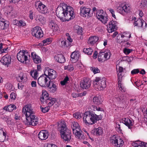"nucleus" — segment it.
Instances as JSON below:
<instances>
[{
    "label": "nucleus",
    "instance_id": "nucleus-1",
    "mask_svg": "<svg viewBox=\"0 0 147 147\" xmlns=\"http://www.w3.org/2000/svg\"><path fill=\"white\" fill-rule=\"evenodd\" d=\"M56 14L63 21H68L75 17L73 8L64 3H61L57 8Z\"/></svg>",
    "mask_w": 147,
    "mask_h": 147
},
{
    "label": "nucleus",
    "instance_id": "nucleus-2",
    "mask_svg": "<svg viewBox=\"0 0 147 147\" xmlns=\"http://www.w3.org/2000/svg\"><path fill=\"white\" fill-rule=\"evenodd\" d=\"M101 118L100 116L97 115L92 112H85L83 117L84 122L88 125L93 124Z\"/></svg>",
    "mask_w": 147,
    "mask_h": 147
},
{
    "label": "nucleus",
    "instance_id": "nucleus-3",
    "mask_svg": "<svg viewBox=\"0 0 147 147\" xmlns=\"http://www.w3.org/2000/svg\"><path fill=\"white\" fill-rule=\"evenodd\" d=\"M71 127L76 138L80 140L85 139V136L80 128L79 125L77 122L75 121L72 122L71 124Z\"/></svg>",
    "mask_w": 147,
    "mask_h": 147
},
{
    "label": "nucleus",
    "instance_id": "nucleus-4",
    "mask_svg": "<svg viewBox=\"0 0 147 147\" xmlns=\"http://www.w3.org/2000/svg\"><path fill=\"white\" fill-rule=\"evenodd\" d=\"M93 82L94 87L97 91L103 90L106 87V80L104 77H96Z\"/></svg>",
    "mask_w": 147,
    "mask_h": 147
},
{
    "label": "nucleus",
    "instance_id": "nucleus-5",
    "mask_svg": "<svg viewBox=\"0 0 147 147\" xmlns=\"http://www.w3.org/2000/svg\"><path fill=\"white\" fill-rule=\"evenodd\" d=\"M51 80H48L47 76L44 74L40 76L38 79V83L43 87H49L51 85Z\"/></svg>",
    "mask_w": 147,
    "mask_h": 147
},
{
    "label": "nucleus",
    "instance_id": "nucleus-6",
    "mask_svg": "<svg viewBox=\"0 0 147 147\" xmlns=\"http://www.w3.org/2000/svg\"><path fill=\"white\" fill-rule=\"evenodd\" d=\"M28 55L27 51L23 50L22 51H20L17 54V58L19 61L21 62L26 63L28 60Z\"/></svg>",
    "mask_w": 147,
    "mask_h": 147
},
{
    "label": "nucleus",
    "instance_id": "nucleus-7",
    "mask_svg": "<svg viewBox=\"0 0 147 147\" xmlns=\"http://www.w3.org/2000/svg\"><path fill=\"white\" fill-rule=\"evenodd\" d=\"M26 124L27 125L35 126L38 123V119L35 114L26 118Z\"/></svg>",
    "mask_w": 147,
    "mask_h": 147
},
{
    "label": "nucleus",
    "instance_id": "nucleus-8",
    "mask_svg": "<svg viewBox=\"0 0 147 147\" xmlns=\"http://www.w3.org/2000/svg\"><path fill=\"white\" fill-rule=\"evenodd\" d=\"M44 74L50 80L55 79L57 76V74L55 70L49 68L46 69Z\"/></svg>",
    "mask_w": 147,
    "mask_h": 147
},
{
    "label": "nucleus",
    "instance_id": "nucleus-9",
    "mask_svg": "<svg viewBox=\"0 0 147 147\" xmlns=\"http://www.w3.org/2000/svg\"><path fill=\"white\" fill-rule=\"evenodd\" d=\"M32 34L33 36L38 39L40 38L43 36V33L41 28L38 26L33 28Z\"/></svg>",
    "mask_w": 147,
    "mask_h": 147
},
{
    "label": "nucleus",
    "instance_id": "nucleus-10",
    "mask_svg": "<svg viewBox=\"0 0 147 147\" xmlns=\"http://www.w3.org/2000/svg\"><path fill=\"white\" fill-rule=\"evenodd\" d=\"M22 111L26 118L35 114L33 108L30 104L26 105L23 108Z\"/></svg>",
    "mask_w": 147,
    "mask_h": 147
},
{
    "label": "nucleus",
    "instance_id": "nucleus-11",
    "mask_svg": "<svg viewBox=\"0 0 147 147\" xmlns=\"http://www.w3.org/2000/svg\"><path fill=\"white\" fill-rule=\"evenodd\" d=\"M35 5L36 9L40 13L45 14L47 12V7L40 1L36 2Z\"/></svg>",
    "mask_w": 147,
    "mask_h": 147
},
{
    "label": "nucleus",
    "instance_id": "nucleus-12",
    "mask_svg": "<svg viewBox=\"0 0 147 147\" xmlns=\"http://www.w3.org/2000/svg\"><path fill=\"white\" fill-rule=\"evenodd\" d=\"M90 8L82 6L80 8V15L86 18L91 17L92 15L90 13Z\"/></svg>",
    "mask_w": 147,
    "mask_h": 147
},
{
    "label": "nucleus",
    "instance_id": "nucleus-13",
    "mask_svg": "<svg viewBox=\"0 0 147 147\" xmlns=\"http://www.w3.org/2000/svg\"><path fill=\"white\" fill-rule=\"evenodd\" d=\"M110 142L112 144L118 147L122 146L124 142L123 140L120 138L119 140H118L115 136L111 138Z\"/></svg>",
    "mask_w": 147,
    "mask_h": 147
},
{
    "label": "nucleus",
    "instance_id": "nucleus-14",
    "mask_svg": "<svg viewBox=\"0 0 147 147\" xmlns=\"http://www.w3.org/2000/svg\"><path fill=\"white\" fill-rule=\"evenodd\" d=\"M80 85L82 89H88L91 86V81L88 78L84 79L81 81Z\"/></svg>",
    "mask_w": 147,
    "mask_h": 147
},
{
    "label": "nucleus",
    "instance_id": "nucleus-15",
    "mask_svg": "<svg viewBox=\"0 0 147 147\" xmlns=\"http://www.w3.org/2000/svg\"><path fill=\"white\" fill-rule=\"evenodd\" d=\"M61 138L64 140L69 141L71 138V131L69 129H67L63 133H61Z\"/></svg>",
    "mask_w": 147,
    "mask_h": 147
},
{
    "label": "nucleus",
    "instance_id": "nucleus-16",
    "mask_svg": "<svg viewBox=\"0 0 147 147\" xmlns=\"http://www.w3.org/2000/svg\"><path fill=\"white\" fill-rule=\"evenodd\" d=\"M58 129L60 131V133L69 129L67 127L65 122L63 120H61L58 122Z\"/></svg>",
    "mask_w": 147,
    "mask_h": 147
},
{
    "label": "nucleus",
    "instance_id": "nucleus-17",
    "mask_svg": "<svg viewBox=\"0 0 147 147\" xmlns=\"http://www.w3.org/2000/svg\"><path fill=\"white\" fill-rule=\"evenodd\" d=\"M117 22L113 20L109 22L107 25V30L109 33L114 32L116 27Z\"/></svg>",
    "mask_w": 147,
    "mask_h": 147
},
{
    "label": "nucleus",
    "instance_id": "nucleus-18",
    "mask_svg": "<svg viewBox=\"0 0 147 147\" xmlns=\"http://www.w3.org/2000/svg\"><path fill=\"white\" fill-rule=\"evenodd\" d=\"M122 122L129 128L131 129L134 124V121L132 119L130 120L128 118H123L122 119Z\"/></svg>",
    "mask_w": 147,
    "mask_h": 147
},
{
    "label": "nucleus",
    "instance_id": "nucleus-19",
    "mask_svg": "<svg viewBox=\"0 0 147 147\" xmlns=\"http://www.w3.org/2000/svg\"><path fill=\"white\" fill-rule=\"evenodd\" d=\"M49 136L48 131H41L38 135V138L41 140H46Z\"/></svg>",
    "mask_w": 147,
    "mask_h": 147
},
{
    "label": "nucleus",
    "instance_id": "nucleus-20",
    "mask_svg": "<svg viewBox=\"0 0 147 147\" xmlns=\"http://www.w3.org/2000/svg\"><path fill=\"white\" fill-rule=\"evenodd\" d=\"M1 62L5 65H8L11 62V58L8 55L4 56L1 60Z\"/></svg>",
    "mask_w": 147,
    "mask_h": 147
},
{
    "label": "nucleus",
    "instance_id": "nucleus-21",
    "mask_svg": "<svg viewBox=\"0 0 147 147\" xmlns=\"http://www.w3.org/2000/svg\"><path fill=\"white\" fill-rule=\"evenodd\" d=\"M32 59L36 63H39L41 61V59L37 55L35 52H32L31 53Z\"/></svg>",
    "mask_w": 147,
    "mask_h": 147
},
{
    "label": "nucleus",
    "instance_id": "nucleus-22",
    "mask_svg": "<svg viewBox=\"0 0 147 147\" xmlns=\"http://www.w3.org/2000/svg\"><path fill=\"white\" fill-rule=\"evenodd\" d=\"M55 59L60 63H64L65 61L64 56L62 54H58L54 57Z\"/></svg>",
    "mask_w": 147,
    "mask_h": 147
},
{
    "label": "nucleus",
    "instance_id": "nucleus-23",
    "mask_svg": "<svg viewBox=\"0 0 147 147\" xmlns=\"http://www.w3.org/2000/svg\"><path fill=\"white\" fill-rule=\"evenodd\" d=\"M102 101V98L100 96H95L93 99V102L96 105H98L101 104Z\"/></svg>",
    "mask_w": 147,
    "mask_h": 147
},
{
    "label": "nucleus",
    "instance_id": "nucleus-24",
    "mask_svg": "<svg viewBox=\"0 0 147 147\" xmlns=\"http://www.w3.org/2000/svg\"><path fill=\"white\" fill-rule=\"evenodd\" d=\"M122 80V78L118 79V87L119 89L122 92H125L126 88Z\"/></svg>",
    "mask_w": 147,
    "mask_h": 147
},
{
    "label": "nucleus",
    "instance_id": "nucleus-25",
    "mask_svg": "<svg viewBox=\"0 0 147 147\" xmlns=\"http://www.w3.org/2000/svg\"><path fill=\"white\" fill-rule=\"evenodd\" d=\"M48 25L53 30H58V27L56 24L55 20H51L49 22Z\"/></svg>",
    "mask_w": 147,
    "mask_h": 147
},
{
    "label": "nucleus",
    "instance_id": "nucleus-26",
    "mask_svg": "<svg viewBox=\"0 0 147 147\" xmlns=\"http://www.w3.org/2000/svg\"><path fill=\"white\" fill-rule=\"evenodd\" d=\"M8 27V24L6 23L5 19H0V29L5 30Z\"/></svg>",
    "mask_w": 147,
    "mask_h": 147
},
{
    "label": "nucleus",
    "instance_id": "nucleus-27",
    "mask_svg": "<svg viewBox=\"0 0 147 147\" xmlns=\"http://www.w3.org/2000/svg\"><path fill=\"white\" fill-rule=\"evenodd\" d=\"M106 12H104L102 10H97L96 12V16L98 19L99 20L101 18L104 16V15H106Z\"/></svg>",
    "mask_w": 147,
    "mask_h": 147
},
{
    "label": "nucleus",
    "instance_id": "nucleus-28",
    "mask_svg": "<svg viewBox=\"0 0 147 147\" xmlns=\"http://www.w3.org/2000/svg\"><path fill=\"white\" fill-rule=\"evenodd\" d=\"M80 55L79 52L78 51H75L73 52L71 55V58L76 61L78 60Z\"/></svg>",
    "mask_w": 147,
    "mask_h": 147
},
{
    "label": "nucleus",
    "instance_id": "nucleus-29",
    "mask_svg": "<svg viewBox=\"0 0 147 147\" xmlns=\"http://www.w3.org/2000/svg\"><path fill=\"white\" fill-rule=\"evenodd\" d=\"M99 38L97 37L93 36L90 37L88 40V42L90 44H94L98 40Z\"/></svg>",
    "mask_w": 147,
    "mask_h": 147
},
{
    "label": "nucleus",
    "instance_id": "nucleus-30",
    "mask_svg": "<svg viewBox=\"0 0 147 147\" xmlns=\"http://www.w3.org/2000/svg\"><path fill=\"white\" fill-rule=\"evenodd\" d=\"M13 22L15 24H16L17 26H19L23 27L26 25L25 22L22 20L19 21L17 20H15L13 21Z\"/></svg>",
    "mask_w": 147,
    "mask_h": 147
},
{
    "label": "nucleus",
    "instance_id": "nucleus-31",
    "mask_svg": "<svg viewBox=\"0 0 147 147\" xmlns=\"http://www.w3.org/2000/svg\"><path fill=\"white\" fill-rule=\"evenodd\" d=\"M114 97L118 101H122L124 100L125 97L123 94H117L115 95Z\"/></svg>",
    "mask_w": 147,
    "mask_h": 147
},
{
    "label": "nucleus",
    "instance_id": "nucleus-32",
    "mask_svg": "<svg viewBox=\"0 0 147 147\" xmlns=\"http://www.w3.org/2000/svg\"><path fill=\"white\" fill-rule=\"evenodd\" d=\"M144 22V21L143 20L140 19L138 20L137 21L135 22L134 24V26H137L138 27L142 28L143 23Z\"/></svg>",
    "mask_w": 147,
    "mask_h": 147
},
{
    "label": "nucleus",
    "instance_id": "nucleus-33",
    "mask_svg": "<svg viewBox=\"0 0 147 147\" xmlns=\"http://www.w3.org/2000/svg\"><path fill=\"white\" fill-rule=\"evenodd\" d=\"M123 68L121 67H119L118 70H117L118 79L122 78L123 76Z\"/></svg>",
    "mask_w": 147,
    "mask_h": 147
},
{
    "label": "nucleus",
    "instance_id": "nucleus-34",
    "mask_svg": "<svg viewBox=\"0 0 147 147\" xmlns=\"http://www.w3.org/2000/svg\"><path fill=\"white\" fill-rule=\"evenodd\" d=\"M6 134L2 129H0V142H3L6 137Z\"/></svg>",
    "mask_w": 147,
    "mask_h": 147
},
{
    "label": "nucleus",
    "instance_id": "nucleus-35",
    "mask_svg": "<svg viewBox=\"0 0 147 147\" xmlns=\"http://www.w3.org/2000/svg\"><path fill=\"white\" fill-rule=\"evenodd\" d=\"M102 128L99 127L94 129V134L96 135L99 136L102 134Z\"/></svg>",
    "mask_w": 147,
    "mask_h": 147
},
{
    "label": "nucleus",
    "instance_id": "nucleus-36",
    "mask_svg": "<svg viewBox=\"0 0 147 147\" xmlns=\"http://www.w3.org/2000/svg\"><path fill=\"white\" fill-rule=\"evenodd\" d=\"M98 59L99 61L101 62L106 61L103 52H100L99 53Z\"/></svg>",
    "mask_w": 147,
    "mask_h": 147
},
{
    "label": "nucleus",
    "instance_id": "nucleus-37",
    "mask_svg": "<svg viewBox=\"0 0 147 147\" xmlns=\"http://www.w3.org/2000/svg\"><path fill=\"white\" fill-rule=\"evenodd\" d=\"M74 30L79 34H82L83 32L82 28L78 25L75 26L74 27Z\"/></svg>",
    "mask_w": 147,
    "mask_h": 147
},
{
    "label": "nucleus",
    "instance_id": "nucleus-38",
    "mask_svg": "<svg viewBox=\"0 0 147 147\" xmlns=\"http://www.w3.org/2000/svg\"><path fill=\"white\" fill-rule=\"evenodd\" d=\"M30 74L34 80H36L38 76V73L36 70H34L30 72Z\"/></svg>",
    "mask_w": 147,
    "mask_h": 147
},
{
    "label": "nucleus",
    "instance_id": "nucleus-39",
    "mask_svg": "<svg viewBox=\"0 0 147 147\" xmlns=\"http://www.w3.org/2000/svg\"><path fill=\"white\" fill-rule=\"evenodd\" d=\"M123 8L124 10L123 12L124 14L125 13H129L130 11L131 7L127 4H125L123 6Z\"/></svg>",
    "mask_w": 147,
    "mask_h": 147
},
{
    "label": "nucleus",
    "instance_id": "nucleus-40",
    "mask_svg": "<svg viewBox=\"0 0 147 147\" xmlns=\"http://www.w3.org/2000/svg\"><path fill=\"white\" fill-rule=\"evenodd\" d=\"M83 51L85 54L88 55H90L92 54L93 50L90 48H84L83 50Z\"/></svg>",
    "mask_w": 147,
    "mask_h": 147
},
{
    "label": "nucleus",
    "instance_id": "nucleus-41",
    "mask_svg": "<svg viewBox=\"0 0 147 147\" xmlns=\"http://www.w3.org/2000/svg\"><path fill=\"white\" fill-rule=\"evenodd\" d=\"M26 74L23 72H21L18 75L17 77V79L19 82H22L24 79V78H25Z\"/></svg>",
    "mask_w": 147,
    "mask_h": 147
},
{
    "label": "nucleus",
    "instance_id": "nucleus-42",
    "mask_svg": "<svg viewBox=\"0 0 147 147\" xmlns=\"http://www.w3.org/2000/svg\"><path fill=\"white\" fill-rule=\"evenodd\" d=\"M140 7L142 8L147 9V0H143L140 3Z\"/></svg>",
    "mask_w": 147,
    "mask_h": 147
},
{
    "label": "nucleus",
    "instance_id": "nucleus-43",
    "mask_svg": "<svg viewBox=\"0 0 147 147\" xmlns=\"http://www.w3.org/2000/svg\"><path fill=\"white\" fill-rule=\"evenodd\" d=\"M104 57L106 59V61L109 59L111 55V53L110 51H107L105 52H103Z\"/></svg>",
    "mask_w": 147,
    "mask_h": 147
},
{
    "label": "nucleus",
    "instance_id": "nucleus-44",
    "mask_svg": "<svg viewBox=\"0 0 147 147\" xmlns=\"http://www.w3.org/2000/svg\"><path fill=\"white\" fill-rule=\"evenodd\" d=\"M49 98L50 97H49V96L40 98V100L41 103L45 104L46 103H48V102L49 101Z\"/></svg>",
    "mask_w": 147,
    "mask_h": 147
},
{
    "label": "nucleus",
    "instance_id": "nucleus-45",
    "mask_svg": "<svg viewBox=\"0 0 147 147\" xmlns=\"http://www.w3.org/2000/svg\"><path fill=\"white\" fill-rule=\"evenodd\" d=\"M109 20V18L106 14L104 15L103 17L101 18L100 20L102 22L103 24H105L107 23Z\"/></svg>",
    "mask_w": 147,
    "mask_h": 147
},
{
    "label": "nucleus",
    "instance_id": "nucleus-46",
    "mask_svg": "<svg viewBox=\"0 0 147 147\" xmlns=\"http://www.w3.org/2000/svg\"><path fill=\"white\" fill-rule=\"evenodd\" d=\"M49 100V101L48 102V107H50L51 106L55 103L56 100L55 98H52L51 97H50Z\"/></svg>",
    "mask_w": 147,
    "mask_h": 147
},
{
    "label": "nucleus",
    "instance_id": "nucleus-47",
    "mask_svg": "<svg viewBox=\"0 0 147 147\" xmlns=\"http://www.w3.org/2000/svg\"><path fill=\"white\" fill-rule=\"evenodd\" d=\"M59 45L62 47H65L66 42L65 40H59L58 41Z\"/></svg>",
    "mask_w": 147,
    "mask_h": 147
},
{
    "label": "nucleus",
    "instance_id": "nucleus-48",
    "mask_svg": "<svg viewBox=\"0 0 147 147\" xmlns=\"http://www.w3.org/2000/svg\"><path fill=\"white\" fill-rule=\"evenodd\" d=\"M91 109L94 111H102L103 109L100 107H97L95 105H92L91 106Z\"/></svg>",
    "mask_w": 147,
    "mask_h": 147
},
{
    "label": "nucleus",
    "instance_id": "nucleus-49",
    "mask_svg": "<svg viewBox=\"0 0 147 147\" xmlns=\"http://www.w3.org/2000/svg\"><path fill=\"white\" fill-rule=\"evenodd\" d=\"M3 119L6 121L8 124H11V119L8 116H5Z\"/></svg>",
    "mask_w": 147,
    "mask_h": 147
},
{
    "label": "nucleus",
    "instance_id": "nucleus-50",
    "mask_svg": "<svg viewBox=\"0 0 147 147\" xmlns=\"http://www.w3.org/2000/svg\"><path fill=\"white\" fill-rule=\"evenodd\" d=\"M37 19L40 22L42 23L45 20V18L42 15H38L37 16Z\"/></svg>",
    "mask_w": 147,
    "mask_h": 147
},
{
    "label": "nucleus",
    "instance_id": "nucleus-51",
    "mask_svg": "<svg viewBox=\"0 0 147 147\" xmlns=\"http://www.w3.org/2000/svg\"><path fill=\"white\" fill-rule=\"evenodd\" d=\"M52 40V39L51 38H48L42 41L43 45H46L49 44Z\"/></svg>",
    "mask_w": 147,
    "mask_h": 147
},
{
    "label": "nucleus",
    "instance_id": "nucleus-52",
    "mask_svg": "<svg viewBox=\"0 0 147 147\" xmlns=\"http://www.w3.org/2000/svg\"><path fill=\"white\" fill-rule=\"evenodd\" d=\"M90 70L94 73V74L99 73L100 72V70L97 67H91Z\"/></svg>",
    "mask_w": 147,
    "mask_h": 147
},
{
    "label": "nucleus",
    "instance_id": "nucleus-53",
    "mask_svg": "<svg viewBox=\"0 0 147 147\" xmlns=\"http://www.w3.org/2000/svg\"><path fill=\"white\" fill-rule=\"evenodd\" d=\"M16 106L13 105H10L8 106V111L11 112L13 110L16 109Z\"/></svg>",
    "mask_w": 147,
    "mask_h": 147
},
{
    "label": "nucleus",
    "instance_id": "nucleus-54",
    "mask_svg": "<svg viewBox=\"0 0 147 147\" xmlns=\"http://www.w3.org/2000/svg\"><path fill=\"white\" fill-rule=\"evenodd\" d=\"M40 109L42 112L45 113L49 111V107L48 106L43 108L42 107H40Z\"/></svg>",
    "mask_w": 147,
    "mask_h": 147
},
{
    "label": "nucleus",
    "instance_id": "nucleus-55",
    "mask_svg": "<svg viewBox=\"0 0 147 147\" xmlns=\"http://www.w3.org/2000/svg\"><path fill=\"white\" fill-rule=\"evenodd\" d=\"M123 53L126 55H128L132 51L131 49H129L127 48H124L123 49Z\"/></svg>",
    "mask_w": 147,
    "mask_h": 147
},
{
    "label": "nucleus",
    "instance_id": "nucleus-56",
    "mask_svg": "<svg viewBox=\"0 0 147 147\" xmlns=\"http://www.w3.org/2000/svg\"><path fill=\"white\" fill-rule=\"evenodd\" d=\"M117 11L121 14L123 15H124V12H123L124 10L123 8V6L122 7L120 6L118 7L117 8Z\"/></svg>",
    "mask_w": 147,
    "mask_h": 147
},
{
    "label": "nucleus",
    "instance_id": "nucleus-57",
    "mask_svg": "<svg viewBox=\"0 0 147 147\" xmlns=\"http://www.w3.org/2000/svg\"><path fill=\"white\" fill-rule=\"evenodd\" d=\"M73 115L74 117L77 119H79L81 117V113H76Z\"/></svg>",
    "mask_w": 147,
    "mask_h": 147
},
{
    "label": "nucleus",
    "instance_id": "nucleus-58",
    "mask_svg": "<svg viewBox=\"0 0 147 147\" xmlns=\"http://www.w3.org/2000/svg\"><path fill=\"white\" fill-rule=\"evenodd\" d=\"M139 71V70L138 69H135L131 71V73L132 75H134L138 73Z\"/></svg>",
    "mask_w": 147,
    "mask_h": 147
},
{
    "label": "nucleus",
    "instance_id": "nucleus-59",
    "mask_svg": "<svg viewBox=\"0 0 147 147\" xmlns=\"http://www.w3.org/2000/svg\"><path fill=\"white\" fill-rule=\"evenodd\" d=\"M49 95L48 93L46 91L43 92L42 94V96L40 98H43L45 97L49 96Z\"/></svg>",
    "mask_w": 147,
    "mask_h": 147
},
{
    "label": "nucleus",
    "instance_id": "nucleus-60",
    "mask_svg": "<svg viewBox=\"0 0 147 147\" xmlns=\"http://www.w3.org/2000/svg\"><path fill=\"white\" fill-rule=\"evenodd\" d=\"M48 87L49 88L50 92L52 93L55 92L57 90V88L51 87H50V86Z\"/></svg>",
    "mask_w": 147,
    "mask_h": 147
},
{
    "label": "nucleus",
    "instance_id": "nucleus-61",
    "mask_svg": "<svg viewBox=\"0 0 147 147\" xmlns=\"http://www.w3.org/2000/svg\"><path fill=\"white\" fill-rule=\"evenodd\" d=\"M109 11L111 13V14H112V16L114 18H115L116 16L114 14V11L113 9L111 8H109Z\"/></svg>",
    "mask_w": 147,
    "mask_h": 147
},
{
    "label": "nucleus",
    "instance_id": "nucleus-62",
    "mask_svg": "<svg viewBox=\"0 0 147 147\" xmlns=\"http://www.w3.org/2000/svg\"><path fill=\"white\" fill-rule=\"evenodd\" d=\"M10 98L11 99L15 100L16 98L15 94L14 92L11 93L10 95Z\"/></svg>",
    "mask_w": 147,
    "mask_h": 147
},
{
    "label": "nucleus",
    "instance_id": "nucleus-63",
    "mask_svg": "<svg viewBox=\"0 0 147 147\" xmlns=\"http://www.w3.org/2000/svg\"><path fill=\"white\" fill-rule=\"evenodd\" d=\"M67 69L68 70L70 71H72L74 69L73 65H68Z\"/></svg>",
    "mask_w": 147,
    "mask_h": 147
},
{
    "label": "nucleus",
    "instance_id": "nucleus-64",
    "mask_svg": "<svg viewBox=\"0 0 147 147\" xmlns=\"http://www.w3.org/2000/svg\"><path fill=\"white\" fill-rule=\"evenodd\" d=\"M131 147H142V145L141 144L140 145H138L136 143H134L132 144Z\"/></svg>",
    "mask_w": 147,
    "mask_h": 147
}]
</instances>
